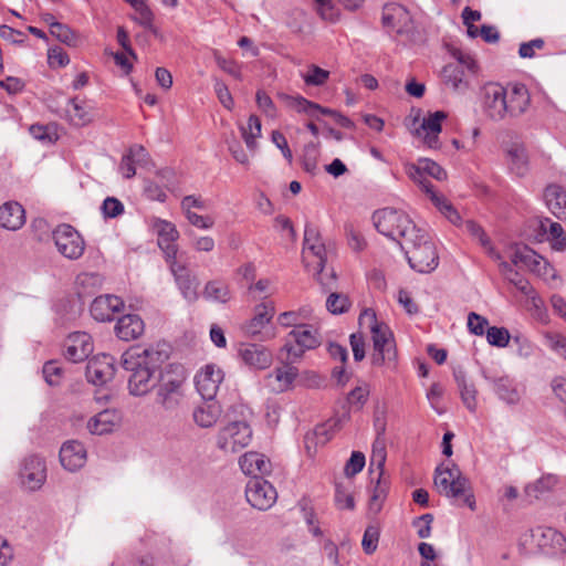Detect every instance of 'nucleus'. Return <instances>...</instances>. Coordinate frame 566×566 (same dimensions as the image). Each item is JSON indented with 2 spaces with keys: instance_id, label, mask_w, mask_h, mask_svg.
<instances>
[{
  "instance_id": "obj_48",
  "label": "nucleus",
  "mask_w": 566,
  "mask_h": 566,
  "mask_svg": "<svg viewBox=\"0 0 566 566\" xmlns=\"http://www.w3.org/2000/svg\"><path fill=\"white\" fill-rule=\"evenodd\" d=\"M406 172L410 179H412L416 184L419 185L421 190L429 197V199L432 198V193H438L434 190L431 181L424 177V171L421 168L419 163L417 165H415V164L408 165L406 167Z\"/></svg>"
},
{
  "instance_id": "obj_1",
  "label": "nucleus",
  "mask_w": 566,
  "mask_h": 566,
  "mask_svg": "<svg viewBox=\"0 0 566 566\" xmlns=\"http://www.w3.org/2000/svg\"><path fill=\"white\" fill-rule=\"evenodd\" d=\"M168 358V353L156 347H132L122 356V366L129 373L128 390L136 397L145 396L155 387L154 374Z\"/></svg>"
},
{
  "instance_id": "obj_12",
  "label": "nucleus",
  "mask_w": 566,
  "mask_h": 566,
  "mask_svg": "<svg viewBox=\"0 0 566 566\" xmlns=\"http://www.w3.org/2000/svg\"><path fill=\"white\" fill-rule=\"evenodd\" d=\"M247 501L256 510L265 511L276 502L274 486L263 478H252L245 486Z\"/></svg>"
},
{
  "instance_id": "obj_31",
  "label": "nucleus",
  "mask_w": 566,
  "mask_h": 566,
  "mask_svg": "<svg viewBox=\"0 0 566 566\" xmlns=\"http://www.w3.org/2000/svg\"><path fill=\"white\" fill-rule=\"evenodd\" d=\"M476 73H469L461 64H448L442 70V80L446 85L454 91L464 92L470 86V81Z\"/></svg>"
},
{
  "instance_id": "obj_14",
  "label": "nucleus",
  "mask_w": 566,
  "mask_h": 566,
  "mask_svg": "<svg viewBox=\"0 0 566 566\" xmlns=\"http://www.w3.org/2000/svg\"><path fill=\"white\" fill-rule=\"evenodd\" d=\"M382 23L387 28H391L398 34H409L410 40H415V25L408 10L398 3L385 6L382 12Z\"/></svg>"
},
{
  "instance_id": "obj_21",
  "label": "nucleus",
  "mask_w": 566,
  "mask_h": 566,
  "mask_svg": "<svg viewBox=\"0 0 566 566\" xmlns=\"http://www.w3.org/2000/svg\"><path fill=\"white\" fill-rule=\"evenodd\" d=\"M124 307V302L120 297L115 295H101L97 296L91 304V315L97 322H111L114 319L116 313L120 312Z\"/></svg>"
},
{
  "instance_id": "obj_9",
  "label": "nucleus",
  "mask_w": 566,
  "mask_h": 566,
  "mask_svg": "<svg viewBox=\"0 0 566 566\" xmlns=\"http://www.w3.org/2000/svg\"><path fill=\"white\" fill-rule=\"evenodd\" d=\"M53 240L57 251L66 259L77 260L85 251V241L71 224H60L53 231Z\"/></svg>"
},
{
  "instance_id": "obj_53",
  "label": "nucleus",
  "mask_w": 566,
  "mask_h": 566,
  "mask_svg": "<svg viewBox=\"0 0 566 566\" xmlns=\"http://www.w3.org/2000/svg\"><path fill=\"white\" fill-rule=\"evenodd\" d=\"M329 77V72L321 69L315 64H311L307 67V71L302 74V78L306 85L310 86H321L326 83Z\"/></svg>"
},
{
  "instance_id": "obj_57",
  "label": "nucleus",
  "mask_w": 566,
  "mask_h": 566,
  "mask_svg": "<svg viewBox=\"0 0 566 566\" xmlns=\"http://www.w3.org/2000/svg\"><path fill=\"white\" fill-rule=\"evenodd\" d=\"M379 536L380 531L377 526L369 525L366 527L361 541V546L367 555H370L376 552L378 547Z\"/></svg>"
},
{
  "instance_id": "obj_63",
  "label": "nucleus",
  "mask_w": 566,
  "mask_h": 566,
  "mask_svg": "<svg viewBox=\"0 0 566 566\" xmlns=\"http://www.w3.org/2000/svg\"><path fill=\"white\" fill-rule=\"evenodd\" d=\"M158 231V245L163 247L166 241H176L179 238V232L176 227L169 222L161 220L157 224Z\"/></svg>"
},
{
  "instance_id": "obj_17",
  "label": "nucleus",
  "mask_w": 566,
  "mask_h": 566,
  "mask_svg": "<svg viewBox=\"0 0 566 566\" xmlns=\"http://www.w3.org/2000/svg\"><path fill=\"white\" fill-rule=\"evenodd\" d=\"M447 118L448 114L443 111L428 113L423 117L421 125L416 128L415 135L421 138L428 148L439 149L441 146L439 135L442 130V122Z\"/></svg>"
},
{
  "instance_id": "obj_20",
  "label": "nucleus",
  "mask_w": 566,
  "mask_h": 566,
  "mask_svg": "<svg viewBox=\"0 0 566 566\" xmlns=\"http://www.w3.org/2000/svg\"><path fill=\"white\" fill-rule=\"evenodd\" d=\"M114 370V358L102 354L87 361L85 375L90 382L102 386L113 378Z\"/></svg>"
},
{
  "instance_id": "obj_25",
  "label": "nucleus",
  "mask_w": 566,
  "mask_h": 566,
  "mask_svg": "<svg viewBox=\"0 0 566 566\" xmlns=\"http://www.w3.org/2000/svg\"><path fill=\"white\" fill-rule=\"evenodd\" d=\"M93 352L91 336L84 332H77L69 336L64 356L72 363L86 359Z\"/></svg>"
},
{
  "instance_id": "obj_11",
  "label": "nucleus",
  "mask_w": 566,
  "mask_h": 566,
  "mask_svg": "<svg viewBox=\"0 0 566 566\" xmlns=\"http://www.w3.org/2000/svg\"><path fill=\"white\" fill-rule=\"evenodd\" d=\"M19 481L23 489L38 491L46 481V465L43 458L29 455L23 459L19 470Z\"/></svg>"
},
{
  "instance_id": "obj_32",
  "label": "nucleus",
  "mask_w": 566,
  "mask_h": 566,
  "mask_svg": "<svg viewBox=\"0 0 566 566\" xmlns=\"http://www.w3.org/2000/svg\"><path fill=\"white\" fill-rule=\"evenodd\" d=\"M222 413V408L219 402L212 400H205L198 405L192 411V419L200 428H211L219 420Z\"/></svg>"
},
{
  "instance_id": "obj_39",
  "label": "nucleus",
  "mask_w": 566,
  "mask_h": 566,
  "mask_svg": "<svg viewBox=\"0 0 566 566\" xmlns=\"http://www.w3.org/2000/svg\"><path fill=\"white\" fill-rule=\"evenodd\" d=\"M70 123L76 127H83L93 120L91 107L77 98H70L66 108Z\"/></svg>"
},
{
  "instance_id": "obj_45",
  "label": "nucleus",
  "mask_w": 566,
  "mask_h": 566,
  "mask_svg": "<svg viewBox=\"0 0 566 566\" xmlns=\"http://www.w3.org/2000/svg\"><path fill=\"white\" fill-rule=\"evenodd\" d=\"M136 12V15H133L132 19L136 21L142 27L151 30L154 13L148 7L146 0H125Z\"/></svg>"
},
{
  "instance_id": "obj_13",
  "label": "nucleus",
  "mask_w": 566,
  "mask_h": 566,
  "mask_svg": "<svg viewBox=\"0 0 566 566\" xmlns=\"http://www.w3.org/2000/svg\"><path fill=\"white\" fill-rule=\"evenodd\" d=\"M505 87L500 84H489L483 90L482 109L484 115L494 122H500L507 115Z\"/></svg>"
},
{
  "instance_id": "obj_3",
  "label": "nucleus",
  "mask_w": 566,
  "mask_h": 566,
  "mask_svg": "<svg viewBox=\"0 0 566 566\" xmlns=\"http://www.w3.org/2000/svg\"><path fill=\"white\" fill-rule=\"evenodd\" d=\"M433 482L440 495L452 500L463 499V503L470 510H475V497L471 484L457 464L449 463L446 467L442 464L437 467Z\"/></svg>"
},
{
  "instance_id": "obj_28",
  "label": "nucleus",
  "mask_w": 566,
  "mask_h": 566,
  "mask_svg": "<svg viewBox=\"0 0 566 566\" xmlns=\"http://www.w3.org/2000/svg\"><path fill=\"white\" fill-rule=\"evenodd\" d=\"M171 272L175 276L176 283L184 296L189 303L198 300L199 281L192 275L185 266L177 265L176 262L171 264Z\"/></svg>"
},
{
  "instance_id": "obj_64",
  "label": "nucleus",
  "mask_w": 566,
  "mask_h": 566,
  "mask_svg": "<svg viewBox=\"0 0 566 566\" xmlns=\"http://www.w3.org/2000/svg\"><path fill=\"white\" fill-rule=\"evenodd\" d=\"M255 103L259 109L264 113L268 117L274 118L276 116V107L270 97V95L263 91L259 90L255 94Z\"/></svg>"
},
{
  "instance_id": "obj_47",
  "label": "nucleus",
  "mask_w": 566,
  "mask_h": 566,
  "mask_svg": "<svg viewBox=\"0 0 566 566\" xmlns=\"http://www.w3.org/2000/svg\"><path fill=\"white\" fill-rule=\"evenodd\" d=\"M375 470L377 471V476H376L377 484L373 491V495H371L370 502H369V507L371 511L377 513L381 509V504L387 495L388 486H387V483L385 481H382L384 468L381 470L376 469V468H370V473L374 474Z\"/></svg>"
},
{
  "instance_id": "obj_56",
  "label": "nucleus",
  "mask_w": 566,
  "mask_h": 566,
  "mask_svg": "<svg viewBox=\"0 0 566 566\" xmlns=\"http://www.w3.org/2000/svg\"><path fill=\"white\" fill-rule=\"evenodd\" d=\"M213 57L217 65L229 75L233 76L237 80H242L241 65L231 59H226L220 54L219 51H213Z\"/></svg>"
},
{
  "instance_id": "obj_43",
  "label": "nucleus",
  "mask_w": 566,
  "mask_h": 566,
  "mask_svg": "<svg viewBox=\"0 0 566 566\" xmlns=\"http://www.w3.org/2000/svg\"><path fill=\"white\" fill-rule=\"evenodd\" d=\"M558 482V479L554 474L543 475L533 483H530L525 488V494L531 500H538L549 492Z\"/></svg>"
},
{
  "instance_id": "obj_58",
  "label": "nucleus",
  "mask_w": 566,
  "mask_h": 566,
  "mask_svg": "<svg viewBox=\"0 0 566 566\" xmlns=\"http://www.w3.org/2000/svg\"><path fill=\"white\" fill-rule=\"evenodd\" d=\"M318 148L314 143H310L304 147L302 165L306 172L314 175L317 170Z\"/></svg>"
},
{
  "instance_id": "obj_36",
  "label": "nucleus",
  "mask_w": 566,
  "mask_h": 566,
  "mask_svg": "<svg viewBox=\"0 0 566 566\" xmlns=\"http://www.w3.org/2000/svg\"><path fill=\"white\" fill-rule=\"evenodd\" d=\"M548 210L558 219H566V192L558 185H549L544 191Z\"/></svg>"
},
{
  "instance_id": "obj_6",
  "label": "nucleus",
  "mask_w": 566,
  "mask_h": 566,
  "mask_svg": "<svg viewBox=\"0 0 566 566\" xmlns=\"http://www.w3.org/2000/svg\"><path fill=\"white\" fill-rule=\"evenodd\" d=\"M374 224L379 233L396 241L407 242L408 237L416 235L418 228L402 210L384 208L373 214Z\"/></svg>"
},
{
  "instance_id": "obj_27",
  "label": "nucleus",
  "mask_w": 566,
  "mask_h": 566,
  "mask_svg": "<svg viewBox=\"0 0 566 566\" xmlns=\"http://www.w3.org/2000/svg\"><path fill=\"white\" fill-rule=\"evenodd\" d=\"M122 416L116 409H105L93 416L86 424L92 434H106L120 424Z\"/></svg>"
},
{
  "instance_id": "obj_4",
  "label": "nucleus",
  "mask_w": 566,
  "mask_h": 566,
  "mask_svg": "<svg viewBox=\"0 0 566 566\" xmlns=\"http://www.w3.org/2000/svg\"><path fill=\"white\" fill-rule=\"evenodd\" d=\"M239 408L242 419L228 421L217 432L216 446L223 453H237L252 441L253 431L248 419V415L252 412L243 405H240Z\"/></svg>"
},
{
  "instance_id": "obj_59",
  "label": "nucleus",
  "mask_w": 566,
  "mask_h": 566,
  "mask_svg": "<svg viewBox=\"0 0 566 566\" xmlns=\"http://www.w3.org/2000/svg\"><path fill=\"white\" fill-rule=\"evenodd\" d=\"M316 11L325 21L335 22L339 17V11L335 7L334 0H315Z\"/></svg>"
},
{
  "instance_id": "obj_22",
  "label": "nucleus",
  "mask_w": 566,
  "mask_h": 566,
  "mask_svg": "<svg viewBox=\"0 0 566 566\" xmlns=\"http://www.w3.org/2000/svg\"><path fill=\"white\" fill-rule=\"evenodd\" d=\"M277 98L289 108L298 113H304L310 117L317 118L318 114L334 116V109L321 106L317 103L306 99L301 95H289L286 93H277Z\"/></svg>"
},
{
  "instance_id": "obj_7",
  "label": "nucleus",
  "mask_w": 566,
  "mask_h": 566,
  "mask_svg": "<svg viewBox=\"0 0 566 566\" xmlns=\"http://www.w3.org/2000/svg\"><path fill=\"white\" fill-rule=\"evenodd\" d=\"M409 265L420 272L429 273L438 266V254L429 234L419 229L416 235L408 237L407 242H400Z\"/></svg>"
},
{
  "instance_id": "obj_49",
  "label": "nucleus",
  "mask_w": 566,
  "mask_h": 566,
  "mask_svg": "<svg viewBox=\"0 0 566 566\" xmlns=\"http://www.w3.org/2000/svg\"><path fill=\"white\" fill-rule=\"evenodd\" d=\"M406 172L410 179H412L416 184L419 185L421 190L429 197V199L432 198V193H438L434 190L431 181L424 177V171L421 168L419 163L417 165H415V164L408 165L406 167Z\"/></svg>"
},
{
  "instance_id": "obj_15",
  "label": "nucleus",
  "mask_w": 566,
  "mask_h": 566,
  "mask_svg": "<svg viewBox=\"0 0 566 566\" xmlns=\"http://www.w3.org/2000/svg\"><path fill=\"white\" fill-rule=\"evenodd\" d=\"M223 377L222 369L214 364L206 365L196 374V388L203 400L214 399Z\"/></svg>"
},
{
  "instance_id": "obj_41",
  "label": "nucleus",
  "mask_w": 566,
  "mask_h": 566,
  "mask_svg": "<svg viewBox=\"0 0 566 566\" xmlns=\"http://www.w3.org/2000/svg\"><path fill=\"white\" fill-rule=\"evenodd\" d=\"M539 228L547 234V240L555 250H563L566 247V232L560 223L546 218L541 221Z\"/></svg>"
},
{
  "instance_id": "obj_10",
  "label": "nucleus",
  "mask_w": 566,
  "mask_h": 566,
  "mask_svg": "<svg viewBox=\"0 0 566 566\" xmlns=\"http://www.w3.org/2000/svg\"><path fill=\"white\" fill-rule=\"evenodd\" d=\"M302 255L307 269L322 270L326 262L325 245L322 242L318 230L312 224L305 226Z\"/></svg>"
},
{
  "instance_id": "obj_42",
  "label": "nucleus",
  "mask_w": 566,
  "mask_h": 566,
  "mask_svg": "<svg viewBox=\"0 0 566 566\" xmlns=\"http://www.w3.org/2000/svg\"><path fill=\"white\" fill-rule=\"evenodd\" d=\"M203 297L211 302L226 304L231 298L229 285L220 280L209 281L203 289Z\"/></svg>"
},
{
  "instance_id": "obj_33",
  "label": "nucleus",
  "mask_w": 566,
  "mask_h": 566,
  "mask_svg": "<svg viewBox=\"0 0 566 566\" xmlns=\"http://www.w3.org/2000/svg\"><path fill=\"white\" fill-rule=\"evenodd\" d=\"M25 222V211L23 207L15 202H6L0 207V226L4 229L15 231Z\"/></svg>"
},
{
  "instance_id": "obj_37",
  "label": "nucleus",
  "mask_w": 566,
  "mask_h": 566,
  "mask_svg": "<svg viewBox=\"0 0 566 566\" xmlns=\"http://www.w3.org/2000/svg\"><path fill=\"white\" fill-rule=\"evenodd\" d=\"M297 376V369L291 365L277 367L268 376L269 385L274 391L287 390Z\"/></svg>"
},
{
  "instance_id": "obj_60",
  "label": "nucleus",
  "mask_w": 566,
  "mask_h": 566,
  "mask_svg": "<svg viewBox=\"0 0 566 566\" xmlns=\"http://www.w3.org/2000/svg\"><path fill=\"white\" fill-rule=\"evenodd\" d=\"M308 271H312L314 275L317 276V281L322 285L323 290L325 292L332 291L336 287V273L333 269H329L326 271L325 265L322 270L319 269H307Z\"/></svg>"
},
{
  "instance_id": "obj_2",
  "label": "nucleus",
  "mask_w": 566,
  "mask_h": 566,
  "mask_svg": "<svg viewBox=\"0 0 566 566\" xmlns=\"http://www.w3.org/2000/svg\"><path fill=\"white\" fill-rule=\"evenodd\" d=\"M361 327L370 329L374 353L371 363L381 366L396 359V344L391 329L385 323L378 322L373 310H364L358 318Z\"/></svg>"
},
{
  "instance_id": "obj_61",
  "label": "nucleus",
  "mask_w": 566,
  "mask_h": 566,
  "mask_svg": "<svg viewBox=\"0 0 566 566\" xmlns=\"http://www.w3.org/2000/svg\"><path fill=\"white\" fill-rule=\"evenodd\" d=\"M486 339L490 345L505 347L510 342V333L504 327H489L486 331Z\"/></svg>"
},
{
  "instance_id": "obj_26",
  "label": "nucleus",
  "mask_w": 566,
  "mask_h": 566,
  "mask_svg": "<svg viewBox=\"0 0 566 566\" xmlns=\"http://www.w3.org/2000/svg\"><path fill=\"white\" fill-rule=\"evenodd\" d=\"M239 356L245 365L256 369H265L272 363L271 352L256 344L241 345Z\"/></svg>"
},
{
  "instance_id": "obj_19",
  "label": "nucleus",
  "mask_w": 566,
  "mask_h": 566,
  "mask_svg": "<svg viewBox=\"0 0 566 566\" xmlns=\"http://www.w3.org/2000/svg\"><path fill=\"white\" fill-rule=\"evenodd\" d=\"M510 260L513 265L526 268L537 274H546L549 269L548 262L527 245H515L510 254Z\"/></svg>"
},
{
  "instance_id": "obj_5",
  "label": "nucleus",
  "mask_w": 566,
  "mask_h": 566,
  "mask_svg": "<svg viewBox=\"0 0 566 566\" xmlns=\"http://www.w3.org/2000/svg\"><path fill=\"white\" fill-rule=\"evenodd\" d=\"M185 368L180 365H169L160 373L156 402L166 411L179 408L185 398Z\"/></svg>"
},
{
  "instance_id": "obj_51",
  "label": "nucleus",
  "mask_w": 566,
  "mask_h": 566,
  "mask_svg": "<svg viewBox=\"0 0 566 566\" xmlns=\"http://www.w3.org/2000/svg\"><path fill=\"white\" fill-rule=\"evenodd\" d=\"M261 120L256 115H251L247 126H241V134L249 149H254L256 138L261 136Z\"/></svg>"
},
{
  "instance_id": "obj_46",
  "label": "nucleus",
  "mask_w": 566,
  "mask_h": 566,
  "mask_svg": "<svg viewBox=\"0 0 566 566\" xmlns=\"http://www.w3.org/2000/svg\"><path fill=\"white\" fill-rule=\"evenodd\" d=\"M430 201L454 226L461 223V216L454 206L441 193H432Z\"/></svg>"
},
{
  "instance_id": "obj_38",
  "label": "nucleus",
  "mask_w": 566,
  "mask_h": 566,
  "mask_svg": "<svg viewBox=\"0 0 566 566\" xmlns=\"http://www.w3.org/2000/svg\"><path fill=\"white\" fill-rule=\"evenodd\" d=\"M453 377L460 390L461 399L470 411L476 408V390L473 384L467 379V374L462 367L453 368Z\"/></svg>"
},
{
  "instance_id": "obj_34",
  "label": "nucleus",
  "mask_w": 566,
  "mask_h": 566,
  "mask_svg": "<svg viewBox=\"0 0 566 566\" xmlns=\"http://www.w3.org/2000/svg\"><path fill=\"white\" fill-rule=\"evenodd\" d=\"M239 465L242 472L252 478H259V474H266L270 472V461L259 452H245L239 459Z\"/></svg>"
},
{
  "instance_id": "obj_62",
  "label": "nucleus",
  "mask_w": 566,
  "mask_h": 566,
  "mask_svg": "<svg viewBox=\"0 0 566 566\" xmlns=\"http://www.w3.org/2000/svg\"><path fill=\"white\" fill-rule=\"evenodd\" d=\"M544 344L557 355L566 359V337L560 334L546 333Z\"/></svg>"
},
{
  "instance_id": "obj_23",
  "label": "nucleus",
  "mask_w": 566,
  "mask_h": 566,
  "mask_svg": "<svg viewBox=\"0 0 566 566\" xmlns=\"http://www.w3.org/2000/svg\"><path fill=\"white\" fill-rule=\"evenodd\" d=\"M86 457L84 444L77 440L66 441L60 449V462L71 472L81 469L86 462Z\"/></svg>"
},
{
  "instance_id": "obj_18",
  "label": "nucleus",
  "mask_w": 566,
  "mask_h": 566,
  "mask_svg": "<svg viewBox=\"0 0 566 566\" xmlns=\"http://www.w3.org/2000/svg\"><path fill=\"white\" fill-rule=\"evenodd\" d=\"M484 378L491 384L496 397L506 405H517L523 395L516 380L509 375H490L484 373Z\"/></svg>"
},
{
  "instance_id": "obj_44",
  "label": "nucleus",
  "mask_w": 566,
  "mask_h": 566,
  "mask_svg": "<svg viewBox=\"0 0 566 566\" xmlns=\"http://www.w3.org/2000/svg\"><path fill=\"white\" fill-rule=\"evenodd\" d=\"M500 271L504 277L512 283L523 294L528 295L532 292V287L526 279H524L516 270L513 269L512 264L506 261L500 262Z\"/></svg>"
},
{
  "instance_id": "obj_16",
  "label": "nucleus",
  "mask_w": 566,
  "mask_h": 566,
  "mask_svg": "<svg viewBox=\"0 0 566 566\" xmlns=\"http://www.w3.org/2000/svg\"><path fill=\"white\" fill-rule=\"evenodd\" d=\"M532 536L545 555L557 556L566 552V537L556 528L538 526L533 531Z\"/></svg>"
},
{
  "instance_id": "obj_54",
  "label": "nucleus",
  "mask_w": 566,
  "mask_h": 566,
  "mask_svg": "<svg viewBox=\"0 0 566 566\" xmlns=\"http://www.w3.org/2000/svg\"><path fill=\"white\" fill-rule=\"evenodd\" d=\"M310 315L308 310H300V311H289L281 313L277 317L279 323L284 327H293V329H296V326L304 325V319L307 318Z\"/></svg>"
},
{
  "instance_id": "obj_50",
  "label": "nucleus",
  "mask_w": 566,
  "mask_h": 566,
  "mask_svg": "<svg viewBox=\"0 0 566 566\" xmlns=\"http://www.w3.org/2000/svg\"><path fill=\"white\" fill-rule=\"evenodd\" d=\"M467 231L475 239L479 240L481 245L486 250V252L495 260H501V255L492 248L490 238L486 235L484 230L480 224L474 222L473 220H468L464 223Z\"/></svg>"
},
{
  "instance_id": "obj_40",
  "label": "nucleus",
  "mask_w": 566,
  "mask_h": 566,
  "mask_svg": "<svg viewBox=\"0 0 566 566\" xmlns=\"http://www.w3.org/2000/svg\"><path fill=\"white\" fill-rule=\"evenodd\" d=\"M377 437L373 443L371 455H370V468L382 469L385 468V462L387 458L386 452V442L384 439V433L386 429L385 422H379L378 420L375 423Z\"/></svg>"
},
{
  "instance_id": "obj_29",
  "label": "nucleus",
  "mask_w": 566,
  "mask_h": 566,
  "mask_svg": "<svg viewBox=\"0 0 566 566\" xmlns=\"http://www.w3.org/2000/svg\"><path fill=\"white\" fill-rule=\"evenodd\" d=\"M274 315V306L270 303H261L254 307L253 317L248 321L243 331L248 336L256 337L261 335L264 327L271 322Z\"/></svg>"
},
{
  "instance_id": "obj_35",
  "label": "nucleus",
  "mask_w": 566,
  "mask_h": 566,
  "mask_svg": "<svg viewBox=\"0 0 566 566\" xmlns=\"http://www.w3.org/2000/svg\"><path fill=\"white\" fill-rule=\"evenodd\" d=\"M506 160L510 170L517 177H523L528 171V156L524 145L511 144L506 149Z\"/></svg>"
},
{
  "instance_id": "obj_8",
  "label": "nucleus",
  "mask_w": 566,
  "mask_h": 566,
  "mask_svg": "<svg viewBox=\"0 0 566 566\" xmlns=\"http://www.w3.org/2000/svg\"><path fill=\"white\" fill-rule=\"evenodd\" d=\"M321 343L318 329L311 324H304L287 334L283 349L287 352L289 357L298 359L306 350L315 349Z\"/></svg>"
},
{
  "instance_id": "obj_30",
  "label": "nucleus",
  "mask_w": 566,
  "mask_h": 566,
  "mask_svg": "<svg viewBox=\"0 0 566 566\" xmlns=\"http://www.w3.org/2000/svg\"><path fill=\"white\" fill-rule=\"evenodd\" d=\"M144 331V321L136 314L122 316L115 325L117 337L125 342L137 339L143 335Z\"/></svg>"
},
{
  "instance_id": "obj_55",
  "label": "nucleus",
  "mask_w": 566,
  "mask_h": 566,
  "mask_svg": "<svg viewBox=\"0 0 566 566\" xmlns=\"http://www.w3.org/2000/svg\"><path fill=\"white\" fill-rule=\"evenodd\" d=\"M51 34L62 43L69 46H76L78 43L77 34L66 24H53Z\"/></svg>"
},
{
  "instance_id": "obj_52",
  "label": "nucleus",
  "mask_w": 566,
  "mask_h": 566,
  "mask_svg": "<svg viewBox=\"0 0 566 566\" xmlns=\"http://www.w3.org/2000/svg\"><path fill=\"white\" fill-rule=\"evenodd\" d=\"M350 305L348 296L344 293L332 292L326 300V308L332 314L346 313Z\"/></svg>"
},
{
  "instance_id": "obj_24",
  "label": "nucleus",
  "mask_w": 566,
  "mask_h": 566,
  "mask_svg": "<svg viewBox=\"0 0 566 566\" xmlns=\"http://www.w3.org/2000/svg\"><path fill=\"white\" fill-rule=\"evenodd\" d=\"M505 99L507 115L512 117L524 114L531 104L530 92L527 87L521 83L513 84L509 88H505Z\"/></svg>"
}]
</instances>
